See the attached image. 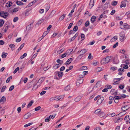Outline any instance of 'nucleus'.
<instances>
[{"mask_svg":"<svg viewBox=\"0 0 130 130\" xmlns=\"http://www.w3.org/2000/svg\"><path fill=\"white\" fill-rule=\"evenodd\" d=\"M14 88V85H12L9 88V91H11L12 90H13Z\"/></svg>","mask_w":130,"mask_h":130,"instance_id":"43","label":"nucleus"},{"mask_svg":"<svg viewBox=\"0 0 130 130\" xmlns=\"http://www.w3.org/2000/svg\"><path fill=\"white\" fill-rule=\"evenodd\" d=\"M125 51L124 49L123 50H121L120 51V52L123 54H124L125 53Z\"/></svg>","mask_w":130,"mask_h":130,"instance_id":"59","label":"nucleus"},{"mask_svg":"<svg viewBox=\"0 0 130 130\" xmlns=\"http://www.w3.org/2000/svg\"><path fill=\"white\" fill-rule=\"evenodd\" d=\"M128 2L127 0H124L122 1L121 3V5L120 6V8L125 7L126 4H128Z\"/></svg>","mask_w":130,"mask_h":130,"instance_id":"3","label":"nucleus"},{"mask_svg":"<svg viewBox=\"0 0 130 130\" xmlns=\"http://www.w3.org/2000/svg\"><path fill=\"white\" fill-rule=\"evenodd\" d=\"M34 101L33 100L31 101L28 104L27 106V108H29L32 105Z\"/></svg>","mask_w":130,"mask_h":130,"instance_id":"15","label":"nucleus"},{"mask_svg":"<svg viewBox=\"0 0 130 130\" xmlns=\"http://www.w3.org/2000/svg\"><path fill=\"white\" fill-rule=\"evenodd\" d=\"M38 86L36 84H35V85L33 86L32 89L33 90H35L36 89H37L38 87Z\"/></svg>","mask_w":130,"mask_h":130,"instance_id":"41","label":"nucleus"},{"mask_svg":"<svg viewBox=\"0 0 130 130\" xmlns=\"http://www.w3.org/2000/svg\"><path fill=\"white\" fill-rule=\"evenodd\" d=\"M12 5V3L11 2H10V1H9L8 3L6 4V6L7 7H9L11 6Z\"/></svg>","mask_w":130,"mask_h":130,"instance_id":"12","label":"nucleus"},{"mask_svg":"<svg viewBox=\"0 0 130 130\" xmlns=\"http://www.w3.org/2000/svg\"><path fill=\"white\" fill-rule=\"evenodd\" d=\"M111 59L110 56H108L105 58H103L101 61V64H105L109 62Z\"/></svg>","mask_w":130,"mask_h":130,"instance_id":"1","label":"nucleus"},{"mask_svg":"<svg viewBox=\"0 0 130 130\" xmlns=\"http://www.w3.org/2000/svg\"><path fill=\"white\" fill-rule=\"evenodd\" d=\"M6 99L4 96H3L0 100V103L4 102L6 101Z\"/></svg>","mask_w":130,"mask_h":130,"instance_id":"17","label":"nucleus"},{"mask_svg":"<svg viewBox=\"0 0 130 130\" xmlns=\"http://www.w3.org/2000/svg\"><path fill=\"white\" fill-rule=\"evenodd\" d=\"M27 54L26 53H25L23 55H22L20 57L21 59H23L24 57H26L27 56Z\"/></svg>","mask_w":130,"mask_h":130,"instance_id":"35","label":"nucleus"},{"mask_svg":"<svg viewBox=\"0 0 130 130\" xmlns=\"http://www.w3.org/2000/svg\"><path fill=\"white\" fill-rule=\"evenodd\" d=\"M9 46L12 49L13 48L15 47V45L13 44H10L9 45Z\"/></svg>","mask_w":130,"mask_h":130,"instance_id":"45","label":"nucleus"},{"mask_svg":"<svg viewBox=\"0 0 130 130\" xmlns=\"http://www.w3.org/2000/svg\"><path fill=\"white\" fill-rule=\"evenodd\" d=\"M101 81H99L96 83V87H99L101 85Z\"/></svg>","mask_w":130,"mask_h":130,"instance_id":"14","label":"nucleus"},{"mask_svg":"<svg viewBox=\"0 0 130 130\" xmlns=\"http://www.w3.org/2000/svg\"><path fill=\"white\" fill-rule=\"evenodd\" d=\"M102 69L101 67H98L97 69V71L99 72L102 71Z\"/></svg>","mask_w":130,"mask_h":130,"instance_id":"50","label":"nucleus"},{"mask_svg":"<svg viewBox=\"0 0 130 130\" xmlns=\"http://www.w3.org/2000/svg\"><path fill=\"white\" fill-rule=\"evenodd\" d=\"M62 96H58V97H56V100L57 101L58 100H60L61 99Z\"/></svg>","mask_w":130,"mask_h":130,"instance_id":"52","label":"nucleus"},{"mask_svg":"<svg viewBox=\"0 0 130 130\" xmlns=\"http://www.w3.org/2000/svg\"><path fill=\"white\" fill-rule=\"evenodd\" d=\"M64 50V48H62L60 50H59L57 51V53L58 54H60L61 53L63 52Z\"/></svg>","mask_w":130,"mask_h":130,"instance_id":"36","label":"nucleus"},{"mask_svg":"<svg viewBox=\"0 0 130 130\" xmlns=\"http://www.w3.org/2000/svg\"><path fill=\"white\" fill-rule=\"evenodd\" d=\"M117 3H118L117 1H114L112 2L111 5L112 6H115L117 4Z\"/></svg>","mask_w":130,"mask_h":130,"instance_id":"34","label":"nucleus"},{"mask_svg":"<svg viewBox=\"0 0 130 130\" xmlns=\"http://www.w3.org/2000/svg\"><path fill=\"white\" fill-rule=\"evenodd\" d=\"M96 17L94 16H93L91 19V23H93L95 20Z\"/></svg>","mask_w":130,"mask_h":130,"instance_id":"13","label":"nucleus"},{"mask_svg":"<svg viewBox=\"0 0 130 130\" xmlns=\"http://www.w3.org/2000/svg\"><path fill=\"white\" fill-rule=\"evenodd\" d=\"M8 13L7 12L4 11H0V16L2 17L6 18L8 17Z\"/></svg>","mask_w":130,"mask_h":130,"instance_id":"2","label":"nucleus"},{"mask_svg":"<svg viewBox=\"0 0 130 130\" xmlns=\"http://www.w3.org/2000/svg\"><path fill=\"white\" fill-rule=\"evenodd\" d=\"M73 51L71 49H70L68 50H67L66 52V53L67 55H69L71 53L72 51Z\"/></svg>","mask_w":130,"mask_h":130,"instance_id":"19","label":"nucleus"},{"mask_svg":"<svg viewBox=\"0 0 130 130\" xmlns=\"http://www.w3.org/2000/svg\"><path fill=\"white\" fill-rule=\"evenodd\" d=\"M105 115V113L103 112H102L100 113L99 115V116L100 117H102Z\"/></svg>","mask_w":130,"mask_h":130,"instance_id":"31","label":"nucleus"},{"mask_svg":"<svg viewBox=\"0 0 130 130\" xmlns=\"http://www.w3.org/2000/svg\"><path fill=\"white\" fill-rule=\"evenodd\" d=\"M41 108V107L40 106H38L35 109V111H37L38 110Z\"/></svg>","mask_w":130,"mask_h":130,"instance_id":"56","label":"nucleus"},{"mask_svg":"<svg viewBox=\"0 0 130 130\" xmlns=\"http://www.w3.org/2000/svg\"><path fill=\"white\" fill-rule=\"evenodd\" d=\"M125 36L124 35L123 36H121L120 37V40L121 41H124Z\"/></svg>","mask_w":130,"mask_h":130,"instance_id":"23","label":"nucleus"},{"mask_svg":"<svg viewBox=\"0 0 130 130\" xmlns=\"http://www.w3.org/2000/svg\"><path fill=\"white\" fill-rule=\"evenodd\" d=\"M6 86H4L1 89V92H3L4 91V89H6Z\"/></svg>","mask_w":130,"mask_h":130,"instance_id":"54","label":"nucleus"},{"mask_svg":"<svg viewBox=\"0 0 130 130\" xmlns=\"http://www.w3.org/2000/svg\"><path fill=\"white\" fill-rule=\"evenodd\" d=\"M55 73L56 74H58V76L60 77H61L63 75V73L62 72H61L60 71L56 72H55Z\"/></svg>","mask_w":130,"mask_h":130,"instance_id":"8","label":"nucleus"},{"mask_svg":"<svg viewBox=\"0 0 130 130\" xmlns=\"http://www.w3.org/2000/svg\"><path fill=\"white\" fill-rule=\"evenodd\" d=\"M101 111V109H98L95 110L94 112V113L96 114H99V113H100Z\"/></svg>","mask_w":130,"mask_h":130,"instance_id":"20","label":"nucleus"},{"mask_svg":"<svg viewBox=\"0 0 130 130\" xmlns=\"http://www.w3.org/2000/svg\"><path fill=\"white\" fill-rule=\"evenodd\" d=\"M87 50L85 49H84L80 51V52H81L82 53L81 54L83 55L86 52Z\"/></svg>","mask_w":130,"mask_h":130,"instance_id":"24","label":"nucleus"},{"mask_svg":"<svg viewBox=\"0 0 130 130\" xmlns=\"http://www.w3.org/2000/svg\"><path fill=\"white\" fill-rule=\"evenodd\" d=\"M19 67H17V68L15 69V70L13 72V73L14 74H15L19 70Z\"/></svg>","mask_w":130,"mask_h":130,"instance_id":"46","label":"nucleus"},{"mask_svg":"<svg viewBox=\"0 0 130 130\" xmlns=\"http://www.w3.org/2000/svg\"><path fill=\"white\" fill-rule=\"evenodd\" d=\"M7 55V53H3L2 55V57L3 58H5L6 57Z\"/></svg>","mask_w":130,"mask_h":130,"instance_id":"22","label":"nucleus"},{"mask_svg":"<svg viewBox=\"0 0 130 130\" xmlns=\"http://www.w3.org/2000/svg\"><path fill=\"white\" fill-rule=\"evenodd\" d=\"M48 32L47 31L44 32L42 36L43 37H44L48 34Z\"/></svg>","mask_w":130,"mask_h":130,"instance_id":"42","label":"nucleus"},{"mask_svg":"<svg viewBox=\"0 0 130 130\" xmlns=\"http://www.w3.org/2000/svg\"><path fill=\"white\" fill-rule=\"evenodd\" d=\"M34 23V22L32 21V22L30 23L29 25H28L27 27V28H28L29 29H30L31 28V26H32Z\"/></svg>","mask_w":130,"mask_h":130,"instance_id":"30","label":"nucleus"},{"mask_svg":"<svg viewBox=\"0 0 130 130\" xmlns=\"http://www.w3.org/2000/svg\"><path fill=\"white\" fill-rule=\"evenodd\" d=\"M121 28L123 29H130V25L127 24V23H124Z\"/></svg>","mask_w":130,"mask_h":130,"instance_id":"4","label":"nucleus"},{"mask_svg":"<svg viewBox=\"0 0 130 130\" xmlns=\"http://www.w3.org/2000/svg\"><path fill=\"white\" fill-rule=\"evenodd\" d=\"M87 67L85 66H84L82 67L81 68V70H87Z\"/></svg>","mask_w":130,"mask_h":130,"instance_id":"33","label":"nucleus"},{"mask_svg":"<svg viewBox=\"0 0 130 130\" xmlns=\"http://www.w3.org/2000/svg\"><path fill=\"white\" fill-rule=\"evenodd\" d=\"M4 23V21L3 20H0V26L2 27Z\"/></svg>","mask_w":130,"mask_h":130,"instance_id":"28","label":"nucleus"},{"mask_svg":"<svg viewBox=\"0 0 130 130\" xmlns=\"http://www.w3.org/2000/svg\"><path fill=\"white\" fill-rule=\"evenodd\" d=\"M81 98V97L80 96H78L75 99V101L76 102L79 101Z\"/></svg>","mask_w":130,"mask_h":130,"instance_id":"18","label":"nucleus"},{"mask_svg":"<svg viewBox=\"0 0 130 130\" xmlns=\"http://www.w3.org/2000/svg\"><path fill=\"white\" fill-rule=\"evenodd\" d=\"M33 123L31 122L27 124H25V125L24 126V127H27L31 125H32V124H33Z\"/></svg>","mask_w":130,"mask_h":130,"instance_id":"37","label":"nucleus"},{"mask_svg":"<svg viewBox=\"0 0 130 130\" xmlns=\"http://www.w3.org/2000/svg\"><path fill=\"white\" fill-rule=\"evenodd\" d=\"M129 107H128L127 109H126L125 106H124L123 107L121 108V110L122 111H125V110H127L129 108Z\"/></svg>","mask_w":130,"mask_h":130,"instance_id":"40","label":"nucleus"},{"mask_svg":"<svg viewBox=\"0 0 130 130\" xmlns=\"http://www.w3.org/2000/svg\"><path fill=\"white\" fill-rule=\"evenodd\" d=\"M12 78V76H10L6 80V82L7 83H9V82L10 80Z\"/></svg>","mask_w":130,"mask_h":130,"instance_id":"27","label":"nucleus"},{"mask_svg":"<svg viewBox=\"0 0 130 130\" xmlns=\"http://www.w3.org/2000/svg\"><path fill=\"white\" fill-rule=\"evenodd\" d=\"M67 55V53H65L61 55V57L62 58H64Z\"/></svg>","mask_w":130,"mask_h":130,"instance_id":"63","label":"nucleus"},{"mask_svg":"<svg viewBox=\"0 0 130 130\" xmlns=\"http://www.w3.org/2000/svg\"><path fill=\"white\" fill-rule=\"evenodd\" d=\"M56 100V97H52L50 99V101H53L54 100Z\"/></svg>","mask_w":130,"mask_h":130,"instance_id":"49","label":"nucleus"},{"mask_svg":"<svg viewBox=\"0 0 130 130\" xmlns=\"http://www.w3.org/2000/svg\"><path fill=\"white\" fill-rule=\"evenodd\" d=\"M85 35L83 34H82L81 35V37L83 39L82 40H83L84 39H85Z\"/></svg>","mask_w":130,"mask_h":130,"instance_id":"57","label":"nucleus"},{"mask_svg":"<svg viewBox=\"0 0 130 130\" xmlns=\"http://www.w3.org/2000/svg\"><path fill=\"white\" fill-rule=\"evenodd\" d=\"M73 25L72 23H71L69 25V26L68 27V29H70L71 27Z\"/></svg>","mask_w":130,"mask_h":130,"instance_id":"64","label":"nucleus"},{"mask_svg":"<svg viewBox=\"0 0 130 130\" xmlns=\"http://www.w3.org/2000/svg\"><path fill=\"white\" fill-rule=\"evenodd\" d=\"M75 33V32L73 30H70L69 32V35H71L72 34H74Z\"/></svg>","mask_w":130,"mask_h":130,"instance_id":"51","label":"nucleus"},{"mask_svg":"<svg viewBox=\"0 0 130 130\" xmlns=\"http://www.w3.org/2000/svg\"><path fill=\"white\" fill-rule=\"evenodd\" d=\"M83 57V55L82 54H80V55L79 56L77 57V60H80V59H81L82 57Z\"/></svg>","mask_w":130,"mask_h":130,"instance_id":"48","label":"nucleus"},{"mask_svg":"<svg viewBox=\"0 0 130 130\" xmlns=\"http://www.w3.org/2000/svg\"><path fill=\"white\" fill-rule=\"evenodd\" d=\"M70 89V87L69 85H68L64 88V90L66 91H68Z\"/></svg>","mask_w":130,"mask_h":130,"instance_id":"29","label":"nucleus"},{"mask_svg":"<svg viewBox=\"0 0 130 130\" xmlns=\"http://www.w3.org/2000/svg\"><path fill=\"white\" fill-rule=\"evenodd\" d=\"M115 12L116 11L115 10H112L110 13V14L112 15H113Z\"/></svg>","mask_w":130,"mask_h":130,"instance_id":"62","label":"nucleus"},{"mask_svg":"<svg viewBox=\"0 0 130 130\" xmlns=\"http://www.w3.org/2000/svg\"><path fill=\"white\" fill-rule=\"evenodd\" d=\"M78 30V27L77 26H74V27L73 28V30L75 31H77Z\"/></svg>","mask_w":130,"mask_h":130,"instance_id":"39","label":"nucleus"},{"mask_svg":"<svg viewBox=\"0 0 130 130\" xmlns=\"http://www.w3.org/2000/svg\"><path fill=\"white\" fill-rule=\"evenodd\" d=\"M123 77H122L120 78H115L114 79V80L115 81L116 80H117L116 81H115L114 83L113 84L115 85L117 84V82H118L119 81L123 79L124 78Z\"/></svg>","mask_w":130,"mask_h":130,"instance_id":"5","label":"nucleus"},{"mask_svg":"<svg viewBox=\"0 0 130 130\" xmlns=\"http://www.w3.org/2000/svg\"><path fill=\"white\" fill-rule=\"evenodd\" d=\"M78 35V33L77 32L76 33L74 36L72 38L69 39V40L70 42H71L72 41L74 40L76 37Z\"/></svg>","mask_w":130,"mask_h":130,"instance_id":"7","label":"nucleus"},{"mask_svg":"<svg viewBox=\"0 0 130 130\" xmlns=\"http://www.w3.org/2000/svg\"><path fill=\"white\" fill-rule=\"evenodd\" d=\"M89 24V22L88 21H87L85 24V25L86 27L88 26Z\"/></svg>","mask_w":130,"mask_h":130,"instance_id":"44","label":"nucleus"},{"mask_svg":"<svg viewBox=\"0 0 130 130\" xmlns=\"http://www.w3.org/2000/svg\"><path fill=\"white\" fill-rule=\"evenodd\" d=\"M66 16V14H63V15L61 16L59 18V20L60 21L64 19V17Z\"/></svg>","mask_w":130,"mask_h":130,"instance_id":"21","label":"nucleus"},{"mask_svg":"<svg viewBox=\"0 0 130 130\" xmlns=\"http://www.w3.org/2000/svg\"><path fill=\"white\" fill-rule=\"evenodd\" d=\"M118 38H117V36H115L113 37L112 39H111V40H113V41H115Z\"/></svg>","mask_w":130,"mask_h":130,"instance_id":"38","label":"nucleus"},{"mask_svg":"<svg viewBox=\"0 0 130 130\" xmlns=\"http://www.w3.org/2000/svg\"><path fill=\"white\" fill-rule=\"evenodd\" d=\"M122 120V119L121 118H119L115 120V122L116 123V122H119V121L120 122Z\"/></svg>","mask_w":130,"mask_h":130,"instance_id":"61","label":"nucleus"},{"mask_svg":"<svg viewBox=\"0 0 130 130\" xmlns=\"http://www.w3.org/2000/svg\"><path fill=\"white\" fill-rule=\"evenodd\" d=\"M124 86L123 85H120L119 86V88L121 89H122L124 88Z\"/></svg>","mask_w":130,"mask_h":130,"instance_id":"53","label":"nucleus"},{"mask_svg":"<svg viewBox=\"0 0 130 130\" xmlns=\"http://www.w3.org/2000/svg\"><path fill=\"white\" fill-rule=\"evenodd\" d=\"M55 11L54 10H52L50 14V15L47 17V18L49 19L53 17V14L55 13Z\"/></svg>","mask_w":130,"mask_h":130,"instance_id":"9","label":"nucleus"},{"mask_svg":"<svg viewBox=\"0 0 130 130\" xmlns=\"http://www.w3.org/2000/svg\"><path fill=\"white\" fill-rule=\"evenodd\" d=\"M113 63L115 64H117L119 62V60L117 58H114L113 60Z\"/></svg>","mask_w":130,"mask_h":130,"instance_id":"16","label":"nucleus"},{"mask_svg":"<svg viewBox=\"0 0 130 130\" xmlns=\"http://www.w3.org/2000/svg\"><path fill=\"white\" fill-rule=\"evenodd\" d=\"M21 40V38H18L16 40V41L17 42H20Z\"/></svg>","mask_w":130,"mask_h":130,"instance_id":"58","label":"nucleus"},{"mask_svg":"<svg viewBox=\"0 0 130 130\" xmlns=\"http://www.w3.org/2000/svg\"><path fill=\"white\" fill-rule=\"evenodd\" d=\"M45 77H43L40 78L39 80V82H40L41 83L45 79Z\"/></svg>","mask_w":130,"mask_h":130,"instance_id":"25","label":"nucleus"},{"mask_svg":"<svg viewBox=\"0 0 130 130\" xmlns=\"http://www.w3.org/2000/svg\"><path fill=\"white\" fill-rule=\"evenodd\" d=\"M31 116V114L30 113L28 112L24 116V119H27L28 118L30 117Z\"/></svg>","mask_w":130,"mask_h":130,"instance_id":"6","label":"nucleus"},{"mask_svg":"<svg viewBox=\"0 0 130 130\" xmlns=\"http://www.w3.org/2000/svg\"><path fill=\"white\" fill-rule=\"evenodd\" d=\"M18 18L17 17H15L14 18L13 21L14 22H15L18 20Z\"/></svg>","mask_w":130,"mask_h":130,"instance_id":"55","label":"nucleus"},{"mask_svg":"<svg viewBox=\"0 0 130 130\" xmlns=\"http://www.w3.org/2000/svg\"><path fill=\"white\" fill-rule=\"evenodd\" d=\"M98 62V61H95L93 63V65L95 66H96L97 65V63Z\"/></svg>","mask_w":130,"mask_h":130,"instance_id":"60","label":"nucleus"},{"mask_svg":"<svg viewBox=\"0 0 130 130\" xmlns=\"http://www.w3.org/2000/svg\"><path fill=\"white\" fill-rule=\"evenodd\" d=\"M16 3L18 5H21L24 4L21 1H17L16 2Z\"/></svg>","mask_w":130,"mask_h":130,"instance_id":"26","label":"nucleus"},{"mask_svg":"<svg viewBox=\"0 0 130 130\" xmlns=\"http://www.w3.org/2000/svg\"><path fill=\"white\" fill-rule=\"evenodd\" d=\"M94 5V1H92L91 0L90 3L89 5V7L90 8V9H91L92 7Z\"/></svg>","mask_w":130,"mask_h":130,"instance_id":"10","label":"nucleus"},{"mask_svg":"<svg viewBox=\"0 0 130 130\" xmlns=\"http://www.w3.org/2000/svg\"><path fill=\"white\" fill-rule=\"evenodd\" d=\"M72 59L71 58H70L66 62V64H69L72 61Z\"/></svg>","mask_w":130,"mask_h":130,"instance_id":"11","label":"nucleus"},{"mask_svg":"<svg viewBox=\"0 0 130 130\" xmlns=\"http://www.w3.org/2000/svg\"><path fill=\"white\" fill-rule=\"evenodd\" d=\"M102 102L99 99L97 102V103L98 105H100L102 103Z\"/></svg>","mask_w":130,"mask_h":130,"instance_id":"47","label":"nucleus"},{"mask_svg":"<svg viewBox=\"0 0 130 130\" xmlns=\"http://www.w3.org/2000/svg\"><path fill=\"white\" fill-rule=\"evenodd\" d=\"M83 80L84 79H83L79 78L78 80L77 81L80 84H81L83 83Z\"/></svg>","mask_w":130,"mask_h":130,"instance_id":"32","label":"nucleus"}]
</instances>
